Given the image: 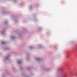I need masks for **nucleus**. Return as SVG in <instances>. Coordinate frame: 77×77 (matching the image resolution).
Instances as JSON below:
<instances>
[{"label":"nucleus","mask_w":77,"mask_h":77,"mask_svg":"<svg viewBox=\"0 0 77 77\" xmlns=\"http://www.w3.org/2000/svg\"><path fill=\"white\" fill-rule=\"evenodd\" d=\"M2 44H5V42H2Z\"/></svg>","instance_id":"2"},{"label":"nucleus","mask_w":77,"mask_h":77,"mask_svg":"<svg viewBox=\"0 0 77 77\" xmlns=\"http://www.w3.org/2000/svg\"><path fill=\"white\" fill-rule=\"evenodd\" d=\"M18 63H21V61L20 60H18Z\"/></svg>","instance_id":"1"},{"label":"nucleus","mask_w":77,"mask_h":77,"mask_svg":"<svg viewBox=\"0 0 77 77\" xmlns=\"http://www.w3.org/2000/svg\"><path fill=\"white\" fill-rule=\"evenodd\" d=\"M69 55H67V57H69Z\"/></svg>","instance_id":"3"}]
</instances>
